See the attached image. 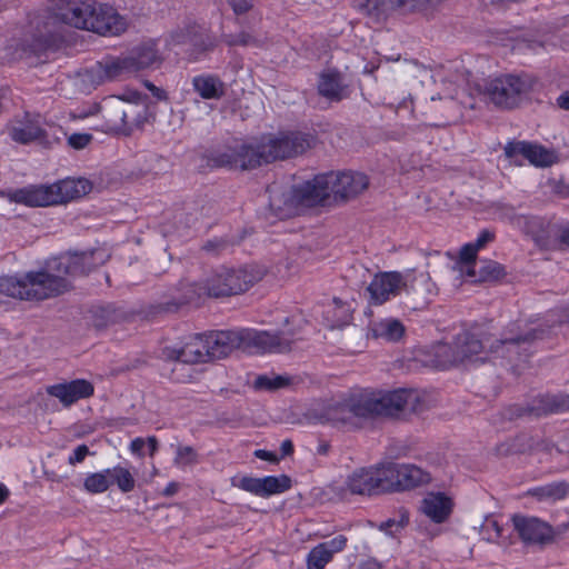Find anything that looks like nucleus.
Returning <instances> with one entry per match:
<instances>
[{"label":"nucleus","instance_id":"nucleus-60","mask_svg":"<svg viewBox=\"0 0 569 569\" xmlns=\"http://www.w3.org/2000/svg\"><path fill=\"white\" fill-rule=\"evenodd\" d=\"M146 87L149 89V91L152 93L153 97H156L158 100H167V92L161 89V88H158L156 87L153 83L151 82H146Z\"/></svg>","mask_w":569,"mask_h":569},{"label":"nucleus","instance_id":"nucleus-32","mask_svg":"<svg viewBox=\"0 0 569 569\" xmlns=\"http://www.w3.org/2000/svg\"><path fill=\"white\" fill-rule=\"evenodd\" d=\"M318 93L330 101H341L343 99V86L340 73L337 71L322 72L318 81Z\"/></svg>","mask_w":569,"mask_h":569},{"label":"nucleus","instance_id":"nucleus-37","mask_svg":"<svg viewBox=\"0 0 569 569\" xmlns=\"http://www.w3.org/2000/svg\"><path fill=\"white\" fill-rule=\"evenodd\" d=\"M568 491L569 485L566 482H553L532 489L530 495L538 500H561L568 495Z\"/></svg>","mask_w":569,"mask_h":569},{"label":"nucleus","instance_id":"nucleus-22","mask_svg":"<svg viewBox=\"0 0 569 569\" xmlns=\"http://www.w3.org/2000/svg\"><path fill=\"white\" fill-rule=\"evenodd\" d=\"M455 508L453 499L445 492H428L420 505V512L431 522L441 525L447 522Z\"/></svg>","mask_w":569,"mask_h":569},{"label":"nucleus","instance_id":"nucleus-18","mask_svg":"<svg viewBox=\"0 0 569 569\" xmlns=\"http://www.w3.org/2000/svg\"><path fill=\"white\" fill-rule=\"evenodd\" d=\"M291 485V478L287 475H281L279 477L267 476L263 478L244 476L238 483L232 481V486L260 497L282 493L289 490Z\"/></svg>","mask_w":569,"mask_h":569},{"label":"nucleus","instance_id":"nucleus-7","mask_svg":"<svg viewBox=\"0 0 569 569\" xmlns=\"http://www.w3.org/2000/svg\"><path fill=\"white\" fill-rule=\"evenodd\" d=\"M543 330L530 329L523 333L509 335L505 332L502 337L496 340V345L490 343L488 336L479 338L472 332L465 331L459 333L456 339V348L462 356V362L472 356L479 355L487 347L491 352H497L500 348L506 347L508 351L518 350L519 348L532 343L535 340L542 338Z\"/></svg>","mask_w":569,"mask_h":569},{"label":"nucleus","instance_id":"nucleus-8","mask_svg":"<svg viewBox=\"0 0 569 569\" xmlns=\"http://www.w3.org/2000/svg\"><path fill=\"white\" fill-rule=\"evenodd\" d=\"M536 82V79L528 74H505L488 81L485 94L497 107L512 109L533 90Z\"/></svg>","mask_w":569,"mask_h":569},{"label":"nucleus","instance_id":"nucleus-40","mask_svg":"<svg viewBox=\"0 0 569 569\" xmlns=\"http://www.w3.org/2000/svg\"><path fill=\"white\" fill-rule=\"evenodd\" d=\"M109 473L112 485L116 483L122 492L127 493L134 489L136 480L127 468L116 466L109 468Z\"/></svg>","mask_w":569,"mask_h":569},{"label":"nucleus","instance_id":"nucleus-2","mask_svg":"<svg viewBox=\"0 0 569 569\" xmlns=\"http://www.w3.org/2000/svg\"><path fill=\"white\" fill-rule=\"evenodd\" d=\"M94 268L93 253H66L49 259L37 271L22 278L1 277L0 296L27 301H42L63 295L72 286L69 278L88 274Z\"/></svg>","mask_w":569,"mask_h":569},{"label":"nucleus","instance_id":"nucleus-15","mask_svg":"<svg viewBox=\"0 0 569 569\" xmlns=\"http://www.w3.org/2000/svg\"><path fill=\"white\" fill-rule=\"evenodd\" d=\"M330 183V174L316 176L312 180L293 187L289 200L292 204L308 208L323 204L331 196Z\"/></svg>","mask_w":569,"mask_h":569},{"label":"nucleus","instance_id":"nucleus-55","mask_svg":"<svg viewBox=\"0 0 569 569\" xmlns=\"http://www.w3.org/2000/svg\"><path fill=\"white\" fill-rule=\"evenodd\" d=\"M161 357L166 360H176L182 362L181 348L166 346L161 349Z\"/></svg>","mask_w":569,"mask_h":569},{"label":"nucleus","instance_id":"nucleus-30","mask_svg":"<svg viewBox=\"0 0 569 569\" xmlns=\"http://www.w3.org/2000/svg\"><path fill=\"white\" fill-rule=\"evenodd\" d=\"M193 90L204 100H219L224 96L223 81L213 74H200L192 79Z\"/></svg>","mask_w":569,"mask_h":569},{"label":"nucleus","instance_id":"nucleus-19","mask_svg":"<svg viewBox=\"0 0 569 569\" xmlns=\"http://www.w3.org/2000/svg\"><path fill=\"white\" fill-rule=\"evenodd\" d=\"M406 286L403 276L398 271L379 272L367 287L370 295V302L382 305L391 297L399 295L402 287Z\"/></svg>","mask_w":569,"mask_h":569},{"label":"nucleus","instance_id":"nucleus-62","mask_svg":"<svg viewBox=\"0 0 569 569\" xmlns=\"http://www.w3.org/2000/svg\"><path fill=\"white\" fill-rule=\"evenodd\" d=\"M146 443L149 447V456L153 457L156 455V452L158 451V448H159L158 439L154 436H150V437L147 438Z\"/></svg>","mask_w":569,"mask_h":569},{"label":"nucleus","instance_id":"nucleus-52","mask_svg":"<svg viewBox=\"0 0 569 569\" xmlns=\"http://www.w3.org/2000/svg\"><path fill=\"white\" fill-rule=\"evenodd\" d=\"M496 238V233L489 229H483L478 234V238L476 239L473 246L478 248V250L485 248L488 243L492 242Z\"/></svg>","mask_w":569,"mask_h":569},{"label":"nucleus","instance_id":"nucleus-49","mask_svg":"<svg viewBox=\"0 0 569 569\" xmlns=\"http://www.w3.org/2000/svg\"><path fill=\"white\" fill-rule=\"evenodd\" d=\"M92 139L93 137L91 133L76 132L68 137V144L76 150H81L84 149Z\"/></svg>","mask_w":569,"mask_h":569},{"label":"nucleus","instance_id":"nucleus-39","mask_svg":"<svg viewBox=\"0 0 569 569\" xmlns=\"http://www.w3.org/2000/svg\"><path fill=\"white\" fill-rule=\"evenodd\" d=\"M476 272V280L481 282L497 281L507 274L505 267L492 260L483 261Z\"/></svg>","mask_w":569,"mask_h":569},{"label":"nucleus","instance_id":"nucleus-50","mask_svg":"<svg viewBox=\"0 0 569 569\" xmlns=\"http://www.w3.org/2000/svg\"><path fill=\"white\" fill-rule=\"evenodd\" d=\"M228 4L237 16L244 14L253 8L252 0H228Z\"/></svg>","mask_w":569,"mask_h":569},{"label":"nucleus","instance_id":"nucleus-57","mask_svg":"<svg viewBox=\"0 0 569 569\" xmlns=\"http://www.w3.org/2000/svg\"><path fill=\"white\" fill-rule=\"evenodd\" d=\"M528 408V403L526 405H513L509 408L510 410V418H520V417H532L531 413L526 410Z\"/></svg>","mask_w":569,"mask_h":569},{"label":"nucleus","instance_id":"nucleus-1","mask_svg":"<svg viewBox=\"0 0 569 569\" xmlns=\"http://www.w3.org/2000/svg\"><path fill=\"white\" fill-rule=\"evenodd\" d=\"M56 19L100 36H118L127 29L124 18L108 4L93 0H60L54 17H38L30 22L34 31L22 41L26 53L41 57L56 46Z\"/></svg>","mask_w":569,"mask_h":569},{"label":"nucleus","instance_id":"nucleus-61","mask_svg":"<svg viewBox=\"0 0 569 569\" xmlns=\"http://www.w3.org/2000/svg\"><path fill=\"white\" fill-rule=\"evenodd\" d=\"M557 106L562 110H569V90L557 98Z\"/></svg>","mask_w":569,"mask_h":569},{"label":"nucleus","instance_id":"nucleus-3","mask_svg":"<svg viewBox=\"0 0 569 569\" xmlns=\"http://www.w3.org/2000/svg\"><path fill=\"white\" fill-rule=\"evenodd\" d=\"M423 410L419 395L413 390H395L380 397L350 396L328 403L319 413V421L343 431H355L363 421L375 417H398L403 412Z\"/></svg>","mask_w":569,"mask_h":569},{"label":"nucleus","instance_id":"nucleus-64","mask_svg":"<svg viewBox=\"0 0 569 569\" xmlns=\"http://www.w3.org/2000/svg\"><path fill=\"white\" fill-rule=\"evenodd\" d=\"M179 490V483L178 482H170L168 483V486L164 488L162 495L164 497H171V496H174Z\"/></svg>","mask_w":569,"mask_h":569},{"label":"nucleus","instance_id":"nucleus-5","mask_svg":"<svg viewBox=\"0 0 569 569\" xmlns=\"http://www.w3.org/2000/svg\"><path fill=\"white\" fill-rule=\"evenodd\" d=\"M209 361L228 357L236 349L251 346L263 352H288L293 340L284 332L252 331L248 329L213 331L204 335Z\"/></svg>","mask_w":569,"mask_h":569},{"label":"nucleus","instance_id":"nucleus-45","mask_svg":"<svg viewBox=\"0 0 569 569\" xmlns=\"http://www.w3.org/2000/svg\"><path fill=\"white\" fill-rule=\"evenodd\" d=\"M221 41L228 47L259 46V40L247 31H241L238 34H222Z\"/></svg>","mask_w":569,"mask_h":569},{"label":"nucleus","instance_id":"nucleus-25","mask_svg":"<svg viewBox=\"0 0 569 569\" xmlns=\"http://www.w3.org/2000/svg\"><path fill=\"white\" fill-rule=\"evenodd\" d=\"M238 166L242 170L254 169L271 163L263 137L256 143L237 144Z\"/></svg>","mask_w":569,"mask_h":569},{"label":"nucleus","instance_id":"nucleus-42","mask_svg":"<svg viewBox=\"0 0 569 569\" xmlns=\"http://www.w3.org/2000/svg\"><path fill=\"white\" fill-rule=\"evenodd\" d=\"M478 251V248L472 242H469L463 244L459 252V263L467 268L466 273L471 278L477 276L475 263Z\"/></svg>","mask_w":569,"mask_h":569},{"label":"nucleus","instance_id":"nucleus-58","mask_svg":"<svg viewBox=\"0 0 569 569\" xmlns=\"http://www.w3.org/2000/svg\"><path fill=\"white\" fill-rule=\"evenodd\" d=\"M146 446V440L142 438H136L130 443V450L132 453L143 457V448Z\"/></svg>","mask_w":569,"mask_h":569},{"label":"nucleus","instance_id":"nucleus-51","mask_svg":"<svg viewBox=\"0 0 569 569\" xmlns=\"http://www.w3.org/2000/svg\"><path fill=\"white\" fill-rule=\"evenodd\" d=\"M556 242L557 250L569 248V224L558 226Z\"/></svg>","mask_w":569,"mask_h":569},{"label":"nucleus","instance_id":"nucleus-43","mask_svg":"<svg viewBox=\"0 0 569 569\" xmlns=\"http://www.w3.org/2000/svg\"><path fill=\"white\" fill-rule=\"evenodd\" d=\"M234 241L230 237H214L208 239L201 246V250L207 254L218 257L229 248L234 246Z\"/></svg>","mask_w":569,"mask_h":569},{"label":"nucleus","instance_id":"nucleus-44","mask_svg":"<svg viewBox=\"0 0 569 569\" xmlns=\"http://www.w3.org/2000/svg\"><path fill=\"white\" fill-rule=\"evenodd\" d=\"M199 462V453L191 446H178L173 463L178 468L194 466Z\"/></svg>","mask_w":569,"mask_h":569},{"label":"nucleus","instance_id":"nucleus-20","mask_svg":"<svg viewBox=\"0 0 569 569\" xmlns=\"http://www.w3.org/2000/svg\"><path fill=\"white\" fill-rule=\"evenodd\" d=\"M505 156L516 164H521L522 159L536 167L551 164V154L537 143L528 141H510L503 148Z\"/></svg>","mask_w":569,"mask_h":569},{"label":"nucleus","instance_id":"nucleus-46","mask_svg":"<svg viewBox=\"0 0 569 569\" xmlns=\"http://www.w3.org/2000/svg\"><path fill=\"white\" fill-rule=\"evenodd\" d=\"M482 532L487 535L488 540H496L502 536V527L492 518H487L482 525Z\"/></svg>","mask_w":569,"mask_h":569},{"label":"nucleus","instance_id":"nucleus-53","mask_svg":"<svg viewBox=\"0 0 569 569\" xmlns=\"http://www.w3.org/2000/svg\"><path fill=\"white\" fill-rule=\"evenodd\" d=\"M89 453H90V451H89L88 446H86V445H80V446H78V447L73 450L72 455H71V456L69 457V459H68V462H69V465H71V466H74V465H77V463H80V462H82V461L86 459V457H87Z\"/></svg>","mask_w":569,"mask_h":569},{"label":"nucleus","instance_id":"nucleus-24","mask_svg":"<svg viewBox=\"0 0 569 569\" xmlns=\"http://www.w3.org/2000/svg\"><path fill=\"white\" fill-rule=\"evenodd\" d=\"M526 410L536 418L563 412L569 410V396L563 393L538 395L528 402Z\"/></svg>","mask_w":569,"mask_h":569},{"label":"nucleus","instance_id":"nucleus-9","mask_svg":"<svg viewBox=\"0 0 569 569\" xmlns=\"http://www.w3.org/2000/svg\"><path fill=\"white\" fill-rule=\"evenodd\" d=\"M270 162L303 154L317 144V136L303 131H279L263 136Z\"/></svg>","mask_w":569,"mask_h":569},{"label":"nucleus","instance_id":"nucleus-35","mask_svg":"<svg viewBox=\"0 0 569 569\" xmlns=\"http://www.w3.org/2000/svg\"><path fill=\"white\" fill-rule=\"evenodd\" d=\"M462 356L456 348V339L452 343H440L435 350V366L441 370L462 362Z\"/></svg>","mask_w":569,"mask_h":569},{"label":"nucleus","instance_id":"nucleus-29","mask_svg":"<svg viewBox=\"0 0 569 569\" xmlns=\"http://www.w3.org/2000/svg\"><path fill=\"white\" fill-rule=\"evenodd\" d=\"M405 326L398 319H383L372 321L368 328V336L375 339H383L389 342L399 341L405 335Z\"/></svg>","mask_w":569,"mask_h":569},{"label":"nucleus","instance_id":"nucleus-14","mask_svg":"<svg viewBox=\"0 0 569 569\" xmlns=\"http://www.w3.org/2000/svg\"><path fill=\"white\" fill-rule=\"evenodd\" d=\"M346 487L352 495L373 496L388 492L383 463L355 470L347 478Z\"/></svg>","mask_w":569,"mask_h":569},{"label":"nucleus","instance_id":"nucleus-34","mask_svg":"<svg viewBox=\"0 0 569 569\" xmlns=\"http://www.w3.org/2000/svg\"><path fill=\"white\" fill-rule=\"evenodd\" d=\"M399 3L400 0H366L362 9L368 17L380 22L400 10Z\"/></svg>","mask_w":569,"mask_h":569},{"label":"nucleus","instance_id":"nucleus-63","mask_svg":"<svg viewBox=\"0 0 569 569\" xmlns=\"http://www.w3.org/2000/svg\"><path fill=\"white\" fill-rule=\"evenodd\" d=\"M280 450H281L282 457L292 455L293 453V443H292V441L289 440V439L282 441Z\"/></svg>","mask_w":569,"mask_h":569},{"label":"nucleus","instance_id":"nucleus-13","mask_svg":"<svg viewBox=\"0 0 569 569\" xmlns=\"http://www.w3.org/2000/svg\"><path fill=\"white\" fill-rule=\"evenodd\" d=\"M132 66V61L127 53L120 56L107 54L88 70L87 74L94 86H100L131 77L134 74Z\"/></svg>","mask_w":569,"mask_h":569},{"label":"nucleus","instance_id":"nucleus-38","mask_svg":"<svg viewBox=\"0 0 569 569\" xmlns=\"http://www.w3.org/2000/svg\"><path fill=\"white\" fill-rule=\"evenodd\" d=\"M112 486L109 468L100 472L90 473L83 481L84 489L90 493H102Z\"/></svg>","mask_w":569,"mask_h":569},{"label":"nucleus","instance_id":"nucleus-56","mask_svg":"<svg viewBox=\"0 0 569 569\" xmlns=\"http://www.w3.org/2000/svg\"><path fill=\"white\" fill-rule=\"evenodd\" d=\"M98 313L101 315V320L96 319L94 326L97 328L106 327L109 322H111L113 320L112 313L110 312V310L108 308H99L96 311L97 317H98Z\"/></svg>","mask_w":569,"mask_h":569},{"label":"nucleus","instance_id":"nucleus-27","mask_svg":"<svg viewBox=\"0 0 569 569\" xmlns=\"http://www.w3.org/2000/svg\"><path fill=\"white\" fill-rule=\"evenodd\" d=\"M423 109V114L431 124L445 126L453 119L452 112L457 109V103L452 98H431Z\"/></svg>","mask_w":569,"mask_h":569},{"label":"nucleus","instance_id":"nucleus-31","mask_svg":"<svg viewBox=\"0 0 569 569\" xmlns=\"http://www.w3.org/2000/svg\"><path fill=\"white\" fill-rule=\"evenodd\" d=\"M132 61L133 72L137 73L141 70L159 66L161 58L156 49L154 43H146L134 48L127 53Z\"/></svg>","mask_w":569,"mask_h":569},{"label":"nucleus","instance_id":"nucleus-10","mask_svg":"<svg viewBox=\"0 0 569 569\" xmlns=\"http://www.w3.org/2000/svg\"><path fill=\"white\" fill-rule=\"evenodd\" d=\"M50 130L43 129L36 117L26 113L22 119L12 122L9 128V136L14 142L21 144L37 141L41 147L50 149L60 143V134L63 133L61 127L50 126Z\"/></svg>","mask_w":569,"mask_h":569},{"label":"nucleus","instance_id":"nucleus-6","mask_svg":"<svg viewBox=\"0 0 569 569\" xmlns=\"http://www.w3.org/2000/svg\"><path fill=\"white\" fill-rule=\"evenodd\" d=\"M87 180H61L52 184H30L23 188L8 190L9 201L27 207H49L68 202L86 194Z\"/></svg>","mask_w":569,"mask_h":569},{"label":"nucleus","instance_id":"nucleus-16","mask_svg":"<svg viewBox=\"0 0 569 569\" xmlns=\"http://www.w3.org/2000/svg\"><path fill=\"white\" fill-rule=\"evenodd\" d=\"M512 523L520 539L526 545L545 546L551 543L555 539L553 528L539 518L515 515Z\"/></svg>","mask_w":569,"mask_h":569},{"label":"nucleus","instance_id":"nucleus-17","mask_svg":"<svg viewBox=\"0 0 569 569\" xmlns=\"http://www.w3.org/2000/svg\"><path fill=\"white\" fill-rule=\"evenodd\" d=\"M330 174V190L335 200L347 201L358 197L369 187V178L360 172Z\"/></svg>","mask_w":569,"mask_h":569},{"label":"nucleus","instance_id":"nucleus-54","mask_svg":"<svg viewBox=\"0 0 569 569\" xmlns=\"http://www.w3.org/2000/svg\"><path fill=\"white\" fill-rule=\"evenodd\" d=\"M399 7L402 11H419L427 7V0H400Z\"/></svg>","mask_w":569,"mask_h":569},{"label":"nucleus","instance_id":"nucleus-23","mask_svg":"<svg viewBox=\"0 0 569 569\" xmlns=\"http://www.w3.org/2000/svg\"><path fill=\"white\" fill-rule=\"evenodd\" d=\"M347 545L348 538L345 535H337L312 547L307 555V569H325L337 553L346 549Z\"/></svg>","mask_w":569,"mask_h":569},{"label":"nucleus","instance_id":"nucleus-26","mask_svg":"<svg viewBox=\"0 0 569 569\" xmlns=\"http://www.w3.org/2000/svg\"><path fill=\"white\" fill-rule=\"evenodd\" d=\"M124 116V136H130L133 131L142 129L146 123L153 119L149 106L140 98L136 101L123 99Z\"/></svg>","mask_w":569,"mask_h":569},{"label":"nucleus","instance_id":"nucleus-47","mask_svg":"<svg viewBox=\"0 0 569 569\" xmlns=\"http://www.w3.org/2000/svg\"><path fill=\"white\" fill-rule=\"evenodd\" d=\"M335 312L338 317V321L341 323H347L351 320V308L350 305L342 301L339 298H333Z\"/></svg>","mask_w":569,"mask_h":569},{"label":"nucleus","instance_id":"nucleus-41","mask_svg":"<svg viewBox=\"0 0 569 569\" xmlns=\"http://www.w3.org/2000/svg\"><path fill=\"white\" fill-rule=\"evenodd\" d=\"M291 379L286 376H273L269 377L267 375L258 376L254 380V388L258 390H278L289 386Z\"/></svg>","mask_w":569,"mask_h":569},{"label":"nucleus","instance_id":"nucleus-12","mask_svg":"<svg viewBox=\"0 0 569 569\" xmlns=\"http://www.w3.org/2000/svg\"><path fill=\"white\" fill-rule=\"evenodd\" d=\"M387 491L409 490L428 483L430 475L421 468L410 463H383Z\"/></svg>","mask_w":569,"mask_h":569},{"label":"nucleus","instance_id":"nucleus-21","mask_svg":"<svg viewBox=\"0 0 569 569\" xmlns=\"http://www.w3.org/2000/svg\"><path fill=\"white\" fill-rule=\"evenodd\" d=\"M47 393L57 398L63 407L68 408L81 399H88L94 393V386L86 379H74L48 386Z\"/></svg>","mask_w":569,"mask_h":569},{"label":"nucleus","instance_id":"nucleus-28","mask_svg":"<svg viewBox=\"0 0 569 569\" xmlns=\"http://www.w3.org/2000/svg\"><path fill=\"white\" fill-rule=\"evenodd\" d=\"M103 124L101 130L106 133L124 136L123 99L118 98L107 104L102 110Z\"/></svg>","mask_w":569,"mask_h":569},{"label":"nucleus","instance_id":"nucleus-48","mask_svg":"<svg viewBox=\"0 0 569 569\" xmlns=\"http://www.w3.org/2000/svg\"><path fill=\"white\" fill-rule=\"evenodd\" d=\"M409 521L408 515H401L399 520L396 519H388L380 523L379 528L380 530H383L390 535H393L399 529L403 528Z\"/></svg>","mask_w":569,"mask_h":569},{"label":"nucleus","instance_id":"nucleus-36","mask_svg":"<svg viewBox=\"0 0 569 569\" xmlns=\"http://www.w3.org/2000/svg\"><path fill=\"white\" fill-rule=\"evenodd\" d=\"M207 160L212 168H239L237 144L210 152Z\"/></svg>","mask_w":569,"mask_h":569},{"label":"nucleus","instance_id":"nucleus-11","mask_svg":"<svg viewBox=\"0 0 569 569\" xmlns=\"http://www.w3.org/2000/svg\"><path fill=\"white\" fill-rule=\"evenodd\" d=\"M511 224L530 237L541 250H557L558 224H553L541 217L526 214L513 216Z\"/></svg>","mask_w":569,"mask_h":569},{"label":"nucleus","instance_id":"nucleus-4","mask_svg":"<svg viewBox=\"0 0 569 569\" xmlns=\"http://www.w3.org/2000/svg\"><path fill=\"white\" fill-rule=\"evenodd\" d=\"M266 273V269L257 263L219 266L200 281L181 280L178 284L179 296L168 302L164 310H177L180 306L201 298L219 299L241 295L261 281Z\"/></svg>","mask_w":569,"mask_h":569},{"label":"nucleus","instance_id":"nucleus-59","mask_svg":"<svg viewBox=\"0 0 569 569\" xmlns=\"http://www.w3.org/2000/svg\"><path fill=\"white\" fill-rule=\"evenodd\" d=\"M254 457L261 459V460H264V461H269V462H278L279 459L277 457V455L274 452H271V451H267V450H263V449H258L254 451Z\"/></svg>","mask_w":569,"mask_h":569},{"label":"nucleus","instance_id":"nucleus-33","mask_svg":"<svg viewBox=\"0 0 569 569\" xmlns=\"http://www.w3.org/2000/svg\"><path fill=\"white\" fill-rule=\"evenodd\" d=\"M204 335H196L181 347L183 363H202L209 361Z\"/></svg>","mask_w":569,"mask_h":569}]
</instances>
